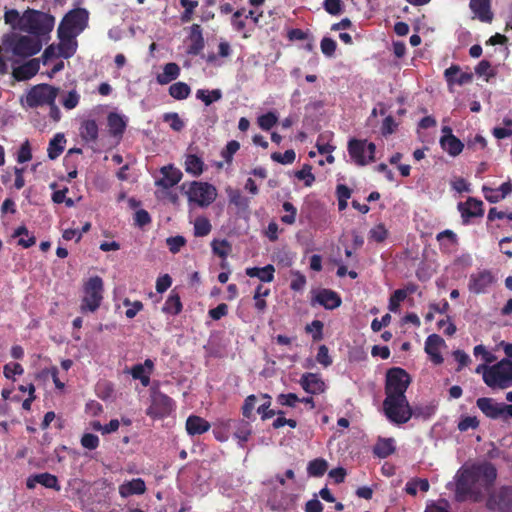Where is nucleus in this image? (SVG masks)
Segmentation results:
<instances>
[{
    "mask_svg": "<svg viewBox=\"0 0 512 512\" xmlns=\"http://www.w3.org/2000/svg\"><path fill=\"white\" fill-rule=\"evenodd\" d=\"M455 500L473 502L482 500L484 492H489L497 478V469L491 462L476 463L462 467L456 474Z\"/></svg>",
    "mask_w": 512,
    "mask_h": 512,
    "instance_id": "1",
    "label": "nucleus"
},
{
    "mask_svg": "<svg viewBox=\"0 0 512 512\" xmlns=\"http://www.w3.org/2000/svg\"><path fill=\"white\" fill-rule=\"evenodd\" d=\"M43 43L30 35H20L17 33H8L2 37L0 50L8 58L25 59L36 55L42 49Z\"/></svg>",
    "mask_w": 512,
    "mask_h": 512,
    "instance_id": "2",
    "label": "nucleus"
},
{
    "mask_svg": "<svg viewBox=\"0 0 512 512\" xmlns=\"http://www.w3.org/2000/svg\"><path fill=\"white\" fill-rule=\"evenodd\" d=\"M55 25V17L49 13L27 8L23 12V26L21 31L28 33L30 36L47 41L50 38Z\"/></svg>",
    "mask_w": 512,
    "mask_h": 512,
    "instance_id": "3",
    "label": "nucleus"
},
{
    "mask_svg": "<svg viewBox=\"0 0 512 512\" xmlns=\"http://www.w3.org/2000/svg\"><path fill=\"white\" fill-rule=\"evenodd\" d=\"M382 407L386 418L396 425L407 423L413 416H420L419 409H413L406 396H385Z\"/></svg>",
    "mask_w": 512,
    "mask_h": 512,
    "instance_id": "4",
    "label": "nucleus"
},
{
    "mask_svg": "<svg viewBox=\"0 0 512 512\" xmlns=\"http://www.w3.org/2000/svg\"><path fill=\"white\" fill-rule=\"evenodd\" d=\"M104 282L100 276H92L83 284V297L80 304V312H96L103 301Z\"/></svg>",
    "mask_w": 512,
    "mask_h": 512,
    "instance_id": "5",
    "label": "nucleus"
},
{
    "mask_svg": "<svg viewBox=\"0 0 512 512\" xmlns=\"http://www.w3.org/2000/svg\"><path fill=\"white\" fill-rule=\"evenodd\" d=\"M483 381L493 389L512 386V360L505 358L487 368L483 373Z\"/></svg>",
    "mask_w": 512,
    "mask_h": 512,
    "instance_id": "6",
    "label": "nucleus"
},
{
    "mask_svg": "<svg viewBox=\"0 0 512 512\" xmlns=\"http://www.w3.org/2000/svg\"><path fill=\"white\" fill-rule=\"evenodd\" d=\"M89 13L84 8H75L65 14L61 20L57 34L77 37L88 25Z\"/></svg>",
    "mask_w": 512,
    "mask_h": 512,
    "instance_id": "7",
    "label": "nucleus"
},
{
    "mask_svg": "<svg viewBox=\"0 0 512 512\" xmlns=\"http://www.w3.org/2000/svg\"><path fill=\"white\" fill-rule=\"evenodd\" d=\"M411 383L410 375L400 367H392L387 370L385 378V396H406V391Z\"/></svg>",
    "mask_w": 512,
    "mask_h": 512,
    "instance_id": "8",
    "label": "nucleus"
},
{
    "mask_svg": "<svg viewBox=\"0 0 512 512\" xmlns=\"http://www.w3.org/2000/svg\"><path fill=\"white\" fill-rule=\"evenodd\" d=\"M347 150L357 166H366L375 161L376 145L366 139H350Z\"/></svg>",
    "mask_w": 512,
    "mask_h": 512,
    "instance_id": "9",
    "label": "nucleus"
},
{
    "mask_svg": "<svg viewBox=\"0 0 512 512\" xmlns=\"http://www.w3.org/2000/svg\"><path fill=\"white\" fill-rule=\"evenodd\" d=\"M59 91V88L46 83L35 85L27 93L26 104L30 108L52 104L56 100Z\"/></svg>",
    "mask_w": 512,
    "mask_h": 512,
    "instance_id": "10",
    "label": "nucleus"
},
{
    "mask_svg": "<svg viewBox=\"0 0 512 512\" xmlns=\"http://www.w3.org/2000/svg\"><path fill=\"white\" fill-rule=\"evenodd\" d=\"M189 202L196 203L200 207L209 206L216 198L217 193L213 185L207 182L192 181L185 192Z\"/></svg>",
    "mask_w": 512,
    "mask_h": 512,
    "instance_id": "11",
    "label": "nucleus"
},
{
    "mask_svg": "<svg viewBox=\"0 0 512 512\" xmlns=\"http://www.w3.org/2000/svg\"><path fill=\"white\" fill-rule=\"evenodd\" d=\"M174 409V401L171 397L159 390H152L151 405L146 414L154 419H161L169 416Z\"/></svg>",
    "mask_w": 512,
    "mask_h": 512,
    "instance_id": "12",
    "label": "nucleus"
},
{
    "mask_svg": "<svg viewBox=\"0 0 512 512\" xmlns=\"http://www.w3.org/2000/svg\"><path fill=\"white\" fill-rule=\"evenodd\" d=\"M486 508L490 511L512 512V487L502 486L489 493Z\"/></svg>",
    "mask_w": 512,
    "mask_h": 512,
    "instance_id": "13",
    "label": "nucleus"
},
{
    "mask_svg": "<svg viewBox=\"0 0 512 512\" xmlns=\"http://www.w3.org/2000/svg\"><path fill=\"white\" fill-rule=\"evenodd\" d=\"M315 303L323 306L327 310H334L341 306L342 299L340 295L327 288H322L314 292V295L311 299V305Z\"/></svg>",
    "mask_w": 512,
    "mask_h": 512,
    "instance_id": "14",
    "label": "nucleus"
},
{
    "mask_svg": "<svg viewBox=\"0 0 512 512\" xmlns=\"http://www.w3.org/2000/svg\"><path fill=\"white\" fill-rule=\"evenodd\" d=\"M493 282V274L489 270H482L470 275L468 287L472 293L482 294L487 292Z\"/></svg>",
    "mask_w": 512,
    "mask_h": 512,
    "instance_id": "15",
    "label": "nucleus"
},
{
    "mask_svg": "<svg viewBox=\"0 0 512 512\" xmlns=\"http://www.w3.org/2000/svg\"><path fill=\"white\" fill-rule=\"evenodd\" d=\"M299 384L306 393L311 395L324 393L327 388L324 380L318 373H304L299 380Z\"/></svg>",
    "mask_w": 512,
    "mask_h": 512,
    "instance_id": "16",
    "label": "nucleus"
},
{
    "mask_svg": "<svg viewBox=\"0 0 512 512\" xmlns=\"http://www.w3.org/2000/svg\"><path fill=\"white\" fill-rule=\"evenodd\" d=\"M458 210L461 213L464 224H468L470 218L481 217L484 214L483 202L473 197H469L464 203L460 202Z\"/></svg>",
    "mask_w": 512,
    "mask_h": 512,
    "instance_id": "17",
    "label": "nucleus"
},
{
    "mask_svg": "<svg viewBox=\"0 0 512 512\" xmlns=\"http://www.w3.org/2000/svg\"><path fill=\"white\" fill-rule=\"evenodd\" d=\"M161 174L163 177L161 179L156 180L155 184L158 187H161L163 189H169L175 185H177L182 177L183 173L180 169L175 168L172 164L163 166L160 169Z\"/></svg>",
    "mask_w": 512,
    "mask_h": 512,
    "instance_id": "18",
    "label": "nucleus"
},
{
    "mask_svg": "<svg viewBox=\"0 0 512 512\" xmlns=\"http://www.w3.org/2000/svg\"><path fill=\"white\" fill-rule=\"evenodd\" d=\"M445 345L444 339L438 334H431L425 341V352L429 355L430 360L436 364H442L444 358L440 352V348Z\"/></svg>",
    "mask_w": 512,
    "mask_h": 512,
    "instance_id": "19",
    "label": "nucleus"
},
{
    "mask_svg": "<svg viewBox=\"0 0 512 512\" xmlns=\"http://www.w3.org/2000/svg\"><path fill=\"white\" fill-rule=\"evenodd\" d=\"M444 77L449 87L454 84L464 85L471 83L473 80V74L470 72H461L458 65H451L444 71Z\"/></svg>",
    "mask_w": 512,
    "mask_h": 512,
    "instance_id": "20",
    "label": "nucleus"
},
{
    "mask_svg": "<svg viewBox=\"0 0 512 512\" xmlns=\"http://www.w3.org/2000/svg\"><path fill=\"white\" fill-rule=\"evenodd\" d=\"M107 125L109 134L120 140L126 130L127 119L116 112H110L107 116Z\"/></svg>",
    "mask_w": 512,
    "mask_h": 512,
    "instance_id": "21",
    "label": "nucleus"
},
{
    "mask_svg": "<svg viewBox=\"0 0 512 512\" xmlns=\"http://www.w3.org/2000/svg\"><path fill=\"white\" fill-rule=\"evenodd\" d=\"M469 7L480 21L490 23L493 20L491 0H470Z\"/></svg>",
    "mask_w": 512,
    "mask_h": 512,
    "instance_id": "22",
    "label": "nucleus"
},
{
    "mask_svg": "<svg viewBox=\"0 0 512 512\" xmlns=\"http://www.w3.org/2000/svg\"><path fill=\"white\" fill-rule=\"evenodd\" d=\"M185 427L188 435L196 436L208 432L211 428V424L198 415H190L186 419Z\"/></svg>",
    "mask_w": 512,
    "mask_h": 512,
    "instance_id": "23",
    "label": "nucleus"
},
{
    "mask_svg": "<svg viewBox=\"0 0 512 512\" xmlns=\"http://www.w3.org/2000/svg\"><path fill=\"white\" fill-rule=\"evenodd\" d=\"M146 484L142 478H135L126 481L119 486V494L122 498H128L132 495H142L146 492Z\"/></svg>",
    "mask_w": 512,
    "mask_h": 512,
    "instance_id": "24",
    "label": "nucleus"
},
{
    "mask_svg": "<svg viewBox=\"0 0 512 512\" xmlns=\"http://www.w3.org/2000/svg\"><path fill=\"white\" fill-rule=\"evenodd\" d=\"M476 405L482 411V413L488 418L498 419L501 417L502 403H497L492 398H478L476 401Z\"/></svg>",
    "mask_w": 512,
    "mask_h": 512,
    "instance_id": "25",
    "label": "nucleus"
},
{
    "mask_svg": "<svg viewBox=\"0 0 512 512\" xmlns=\"http://www.w3.org/2000/svg\"><path fill=\"white\" fill-rule=\"evenodd\" d=\"M59 43L57 45L58 56L68 59L72 57L77 49L76 37L69 35L68 37L62 34H57Z\"/></svg>",
    "mask_w": 512,
    "mask_h": 512,
    "instance_id": "26",
    "label": "nucleus"
},
{
    "mask_svg": "<svg viewBox=\"0 0 512 512\" xmlns=\"http://www.w3.org/2000/svg\"><path fill=\"white\" fill-rule=\"evenodd\" d=\"M440 145L450 156H458L464 148V144L455 135H443L440 138Z\"/></svg>",
    "mask_w": 512,
    "mask_h": 512,
    "instance_id": "27",
    "label": "nucleus"
},
{
    "mask_svg": "<svg viewBox=\"0 0 512 512\" xmlns=\"http://www.w3.org/2000/svg\"><path fill=\"white\" fill-rule=\"evenodd\" d=\"M205 168V163L201 157L196 154H187L184 161V169L186 173L198 177Z\"/></svg>",
    "mask_w": 512,
    "mask_h": 512,
    "instance_id": "28",
    "label": "nucleus"
},
{
    "mask_svg": "<svg viewBox=\"0 0 512 512\" xmlns=\"http://www.w3.org/2000/svg\"><path fill=\"white\" fill-rule=\"evenodd\" d=\"M98 124L93 119H86L81 122L79 133L85 142H95L98 139Z\"/></svg>",
    "mask_w": 512,
    "mask_h": 512,
    "instance_id": "29",
    "label": "nucleus"
},
{
    "mask_svg": "<svg viewBox=\"0 0 512 512\" xmlns=\"http://www.w3.org/2000/svg\"><path fill=\"white\" fill-rule=\"evenodd\" d=\"M245 272L249 277H257L261 282L270 283L274 280L275 268L268 264L264 267H249Z\"/></svg>",
    "mask_w": 512,
    "mask_h": 512,
    "instance_id": "30",
    "label": "nucleus"
},
{
    "mask_svg": "<svg viewBox=\"0 0 512 512\" xmlns=\"http://www.w3.org/2000/svg\"><path fill=\"white\" fill-rule=\"evenodd\" d=\"M39 71V62L37 59H31L14 70V76L18 80H28L35 76Z\"/></svg>",
    "mask_w": 512,
    "mask_h": 512,
    "instance_id": "31",
    "label": "nucleus"
},
{
    "mask_svg": "<svg viewBox=\"0 0 512 512\" xmlns=\"http://www.w3.org/2000/svg\"><path fill=\"white\" fill-rule=\"evenodd\" d=\"M233 420L230 418H218L213 423V435L219 442H225L229 439V429Z\"/></svg>",
    "mask_w": 512,
    "mask_h": 512,
    "instance_id": "32",
    "label": "nucleus"
},
{
    "mask_svg": "<svg viewBox=\"0 0 512 512\" xmlns=\"http://www.w3.org/2000/svg\"><path fill=\"white\" fill-rule=\"evenodd\" d=\"M180 75V67L177 63L170 62L164 65L162 73L156 77L160 85H166L177 79Z\"/></svg>",
    "mask_w": 512,
    "mask_h": 512,
    "instance_id": "33",
    "label": "nucleus"
},
{
    "mask_svg": "<svg viewBox=\"0 0 512 512\" xmlns=\"http://www.w3.org/2000/svg\"><path fill=\"white\" fill-rule=\"evenodd\" d=\"M395 449L393 438H379L373 448V453L379 458H387L395 452Z\"/></svg>",
    "mask_w": 512,
    "mask_h": 512,
    "instance_id": "34",
    "label": "nucleus"
},
{
    "mask_svg": "<svg viewBox=\"0 0 512 512\" xmlns=\"http://www.w3.org/2000/svg\"><path fill=\"white\" fill-rule=\"evenodd\" d=\"M182 309L183 305L179 294L172 290L163 305L162 311L166 314L175 316L180 314Z\"/></svg>",
    "mask_w": 512,
    "mask_h": 512,
    "instance_id": "35",
    "label": "nucleus"
},
{
    "mask_svg": "<svg viewBox=\"0 0 512 512\" xmlns=\"http://www.w3.org/2000/svg\"><path fill=\"white\" fill-rule=\"evenodd\" d=\"M226 193L229 203L237 207L241 211H246L249 208L250 200L243 196L239 189L228 187Z\"/></svg>",
    "mask_w": 512,
    "mask_h": 512,
    "instance_id": "36",
    "label": "nucleus"
},
{
    "mask_svg": "<svg viewBox=\"0 0 512 512\" xmlns=\"http://www.w3.org/2000/svg\"><path fill=\"white\" fill-rule=\"evenodd\" d=\"M65 137L62 133H57L49 142L47 153L51 160L57 159L64 151Z\"/></svg>",
    "mask_w": 512,
    "mask_h": 512,
    "instance_id": "37",
    "label": "nucleus"
},
{
    "mask_svg": "<svg viewBox=\"0 0 512 512\" xmlns=\"http://www.w3.org/2000/svg\"><path fill=\"white\" fill-rule=\"evenodd\" d=\"M261 399L264 400V402L257 408V413L260 414L261 419L263 421L270 419L275 415H284V411L282 410L275 411L273 409H270L271 396L269 394L262 393Z\"/></svg>",
    "mask_w": 512,
    "mask_h": 512,
    "instance_id": "38",
    "label": "nucleus"
},
{
    "mask_svg": "<svg viewBox=\"0 0 512 512\" xmlns=\"http://www.w3.org/2000/svg\"><path fill=\"white\" fill-rule=\"evenodd\" d=\"M252 435V428L248 421L239 420L237 422L234 437L238 440L240 447H244L245 443L249 440Z\"/></svg>",
    "mask_w": 512,
    "mask_h": 512,
    "instance_id": "39",
    "label": "nucleus"
},
{
    "mask_svg": "<svg viewBox=\"0 0 512 512\" xmlns=\"http://www.w3.org/2000/svg\"><path fill=\"white\" fill-rule=\"evenodd\" d=\"M328 469V463L323 458H316L308 463L307 473L312 477H322Z\"/></svg>",
    "mask_w": 512,
    "mask_h": 512,
    "instance_id": "40",
    "label": "nucleus"
},
{
    "mask_svg": "<svg viewBox=\"0 0 512 512\" xmlns=\"http://www.w3.org/2000/svg\"><path fill=\"white\" fill-rule=\"evenodd\" d=\"M191 88L185 82H176L169 87V95L176 100H184L189 97Z\"/></svg>",
    "mask_w": 512,
    "mask_h": 512,
    "instance_id": "41",
    "label": "nucleus"
},
{
    "mask_svg": "<svg viewBox=\"0 0 512 512\" xmlns=\"http://www.w3.org/2000/svg\"><path fill=\"white\" fill-rule=\"evenodd\" d=\"M196 98L201 100L206 106H209L213 102L219 101L222 98V92L220 89H214L211 91L198 89L196 92Z\"/></svg>",
    "mask_w": 512,
    "mask_h": 512,
    "instance_id": "42",
    "label": "nucleus"
},
{
    "mask_svg": "<svg viewBox=\"0 0 512 512\" xmlns=\"http://www.w3.org/2000/svg\"><path fill=\"white\" fill-rule=\"evenodd\" d=\"M4 21L10 25L13 30H20L23 26V14L20 15L16 9H7L4 13Z\"/></svg>",
    "mask_w": 512,
    "mask_h": 512,
    "instance_id": "43",
    "label": "nucleus"
},
{
    "mask_svg": "<svg viewBox=\"0 0 512 512\" xmlns=\"http://www.w3.org/2000/svg\"><path fill=\"white\" fill-rule=\"evenodd\" d=\"M35 480L45 488L54 489L56 491H60L61 489L58 478L48 472L36 474Z\"/></svg>",
    "mask_w": 512,
    "mask_h": 512,
    "instance_id": "44",
    "label": "nucleus"
},
{
    "mask_svg": "<svg viewBox=\"0 0 512 512\" xmlns=\"http://www.w3.org/2000/svg\"><path fill=\"white\" fill-rule=\"evenodd\" d=\"M212 226L208 218L199 216L194 222V235L196 237L207 236L211 232Z\"/></svg>",
    "mask_w": 512,
    "mask_h": 512,
    "instance_id": "45",
    "label": "nucleus"
},
{
    "mask_svg": "<svg viewBox=\"0 0 512 512\" xmlns=\"http://www.w3.org/2000/svg\"><path fill=\"white\" fill-rule=\"evenodd\" d=\"M180 5L184 8L181 14V21L188 23L192 20L194 10L198 7V1L196 0H179Z\"/></svg>",
    "mask_w": 512,
    "mask_h": 512,
    "instance_id": "46",
    "label": "nucleus"
},
{
    "mask_svg": "<svg viewBox=\"0 0 512 512\" xmlns=\"http://www.w3.org/2000/svg\"><path fill=\"white\" fill-rule=\"evenodd\" d=\"M80 101V94L76 89H73L62 95L61 104L67 110L76 108Z\"/></svg>",
    "mask_w": 512,
    "mask_h": 512,
    "instance_id": "47",
    "label": "nucleus"
},
{
    "mask_svg": "<svg viewBox=\"0 0 512 512\" xmlns=\"http://www.w3.org/2000/svg\"><path fill=\"white\" fill-rule=\"evenodd\" d=\"M257 403V397L254 394L247 396L244 400V403L241 407L242 415L247 420H254L255 416L253 411L255 409Z\"/></svg>",
    "mask_w": 512,
    "mask_h": 512,
    "instance_id": "48",
    "label": "nucleus"
},
{
    "mask_svg": "<svg viewBox=\"0 0 512 512\" xmlns=\"http://www.w3.org/2000/svg\"><path fill=\"white\" fill-rule=\"evenodd\" d=\"M130 374L133 379L140 380L141 384L144 387H147L150 384V375L144 369V365L136 364V365L132 366V368L130 370Z\"/></svg>",
    "mask_w": 512,
    "mask_h": 512,
    "instance_id": "49",
    "label": "nucleus"
},
{
    "mask_svg": "<svg viewBox=\"0 0 512 512\" xmlns=\"http://www.w3.org/2000/svg\"><path fill=\"white\" fill-rule=\"evenodd\" d=\"M282 208L286 214L281 216V222L286 225H293L296 222L297 208L289 201L283 202Z\"/></svg>",
    "mask_w": 512,
    "mask_h": 512,
    "instance_id": "50",
    "label": "nucleus"
},
{
    "mask_svg": "<svg viewBox=\"0 0 512 512\" xmlns=\"http://www.w3.org/2000/svg\"><path fill=\"white\" fill-rule=\"evenodd\" d=\"M295 177L299 180H303L306 187L312 186L315 181V176L312 173V167L309 164H305L301 170L296 171Z\"/></svg>",
    "mask_w": 512,
    "mask_h": 512,
    "instance_id": "51",
    "label": "nucleus"
},
{
    "mask_svg": "<svg viewBox=\"0 0 512 512\" xmlns=\"http://www.w3.org/2000/svg\"><path fill=\"white\" fill-rule=\"evenodd\" d=\"M296 153L293 149H288L284 153L274 152L271 154V159L277 163L287 165L295 161Z\"/></svg>",
    "mask_w": 512,
    "mask_h": 512,
    "instance_id": "52",
    "label": "nucleus"
},
{
    "mask_svg": "<svg viewBox=\"0 0 512 512\" xmlns=\"http://www.w3.org/2000/svg\"><path fill=\"white\" fill-rule=\"evenodd\" d=\"M212 246V251L215 255L225 259L230 250H231V246L229 244V242L226 240V239H223V240H214L211 244Z\"/></svg>",
    "mask_w": 512,
    "mask_h": 512,
    "instance_id": "53",
    "label": "nucleus"
},
{
    "mask_svg": "<svg viewBox=\"0 0 512 512\" xmlns=\"http://www.w3.org/2000/svg\"><path fill=\"white\" fill-rule=\"evenodd\" d=\"M240 149V143L236 140L229 141L221 151V157L226 163L231 164L234 154Z\"/></svg>",
    "mask_w": 512,
    "mask_h": 512,
    "instance_id": "54",
    "label": "nucleus"
},
{
    "mask_svg": "<svg viewBox=\"0 0 512 512\" xmlns=\"http://www.w3.org/2000/svg\"><path fill=\"white\" fill-rule=\"evenodd\" d=\"M163 121L168 123L171 129L176 132H180L185 126L183 120L175 112L165 113Z\"/></svg>",
    "mask_w": 512,
    "mask_h": 512,
    "instance_id": "55",
    "label": "nucleus"
},
{
    "mask_svg": "<svg viewBox=\"0 0 512 512\" xmlns=\"http://www.w3.org/2000/svg\"><path fill=\"white\" fill-rule=\"evenodd\" d=\"M406 299L405 292L403 290L397 289L395 290L390 298H389V304L388 309L391 312H397L400 308L401 302H403Z\"/></svg>",
    "mask_w": 512,
    "mask_h": 512,
    "instance_id": "56",
    "label": "nucleus"
},
{
    "mask_svg": "<svg viewBox=\"0 0 512 512\" xmlns=\"http://www.w3.org/2000/svg\"><path fill=\"white\" fill-rule=\"evenodd\" d=\"M388 236V230L385 228L384 224L380 223L374 226L369 231V238L377 243H382L386 240Z\"/></svg>",
    "mask_w": 512,
    "mask_h": 512,
    "instance_id": "57",
    "label": "nucleus"
},
{
    "mask_svg": "<svg viewBox=\"0 0 512 512\" xmlns=\"http://www.w3.org/2000/svg\"><path fill=\"white\" fill-rule=\"evenodd\" d=\"M278 118L275 113L267 112L258 117V125L261 129L268 131L276 125Z\"/></svg>",
    "mask_w": 512,
    "mask_h": 512,
    "instance_id": "58",
    "label": "nucleus"
},
{
    "mask_svg": "<svg viewBox=\"0 0 512 512\" xmlns=\"http://www.w3.org/2000/svg\"><path fill=\"white\" fill-rule=\"evenodd\" d=\"M123 305L129 307L125 312L126 317L129 319L134 318L144 307L141 301L131 302L128 298L123 300Z\"/></svg>",
    "mask_w": 512,
    "mask_h": 512,
    "instance_id": "59",
    "label": "nucleus"
},
{
    "mask_svg": "<svg viewBox=\"0 0 512 512\" xmlns=\"http://www.w3.org/2000/svg\"><path fill=\"white\" fill-rule=\"evenodd\" d=\"M23 373L24 369L19 363L11 362L4 365L3 374L7 379L14 380L15 375H22Z\"/></svg>",
    "mask_w": 512,
    "mask_h": 512,
    "instance_id": "60",
    "label": "nucleus"
},
{
    "mask_svg": "<svg viewBox=\"0 0 512 512\" xmlns=\"http://www.w3.org/2000/svg\"><path fill=\"white\" fill-rule=\"evenodd\" d=\"M323 323L320 320H313L311 324H308L305 328L306 332L312 333L314 341H320L323 338Z\"/></svg>",
    "mask_w": 512,
    "mask_h": 512,
    "instance_id": "61",
    "label": "nucleus"
},
{
    "mask_svg": "<svg viewBox=\"0 0 512 512\" xmlns=\"http://www.w3.org/2000/svg\"><path fill=\"white\" fill-rule=\"evenodd\" d=\"M479 426V420L476 416H465L462 417L458 423V430L461 432H465L469 429H477Z\"/></svg>",
    "mask_w": 512,
    "mask_h": 512,
    "instance_id": "62",
    "label": "nucleus"
},
{
    "mask_svg": "<svg viewBox=\"0 0 512 512\" xmlns=\"http://www.w3.org/2000/svg\"><path fill=\"white\" fill-rule=\"evenodd\" d=\"M475 73L478 76H486V80L488 81L490 77H494L495 73L491 68V63L484 59L481 60L475 67Z\"/></svg>",
    "mask_w": 512,
    "mask_h": 512,
    "instance_id": "63",
    "label": "nucleus"
},
{
    "mask_svg": "<svg viewBox=\"0 0 512 512\" xmlns=\"http://www.w3.org/2000/svg\"><path fill=\"white\" fill-rule=\"evenodd\" d=\"M277 403L281 406L295 407L300 398L295 393H281L276 398Z\"/></svg>",
    "mask_w": 512,
    "mask_h": 512,
    "instance_id": "64",
    "label": "nucleus"
}]
</instances>
